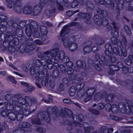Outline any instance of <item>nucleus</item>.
I'll list each match as a JSON object with an SVG mask.
<instances>
[{
  "label": "nucleus",
  "instance_id": "obj_1",
  "mask_svg": "<svg viewBox=\"0 0 133 133\" xmlns=\"http://www.w3.org/2000/svg\"><path fill=\"white\" fill-rule=\"evenodd\" d=\"M36 102L37 100L35 98H30L27 96L24 98L19 97L17 100H13L11 103H6L5 107L8 111L13 110L15 111L16 119L20 121L23 119V115L27 116L31 113V110L28 108L26 104L29 106Z\"/></svg>",
  "mask_w": 133,
  "mask_h": 133
},
{
  "label": "nucleus",
  "instance_id": "obj_61",
  "mask_svg": "<svg viewBox=\"0 0 133 133\" xmlns=\"http://www.w3.org/2000/svg\"><path fill=\"white\" fill-rule=\"evenodd\" d=\"M73 69L71 68H69L67 69V72L68 74H72L74 72Z\"/></svg>",
  "mask_w": 133,
  "mask_h": 133
},
{
  "label": "nucleus",
  "instance_id": "obj_14",
  "mask_svg": "<svg viewBox=\"0 0 133 133\" xmlns=\"http://www.w3.org/2000/svg\"><path fill=\"white\" fill-rule=\"evenodd\" d=\"M49 1L52 3H56V7L58 10L61 11L63 10V6L62 4L64 0H49Z\"/></svg>",
  "mask_w": 133,
  "mask_h": 133
},
{
  "label": "nucleus",
  "instance_id": "obj_28",
  "mask_svg": "<svg viewBox=\"0 0 133 133\" xmlns=\"http://www.w3.org/2000/svg\"><path fill=\"white\" fill-rule=\"evenodd\" d=\"M82 79V78L78 77L76 75H75L72 78V82L73 83L76 84L79 82Z\"/></svg>",
  "mask_w": 133,
  "mask_h": 133
},
{
  "label": "nucleus",
  "instance_id": "obj_44",
  "mask_svg": "<svg viewBox=\"0 0 133 133\" xmlns=\"http://www.w3.org/2000/svg\"><path fill=\"white\" fill-rule=\"evenodd\" d=\"M114 97V95L113 94H110L106 95L105 98V101L107 102L110 101V100H111Z\"/></svg>",
  "mask_w": 133,
  "mask_h": 133
},
{
  "label": "nucleus",
  "instance_id": "obj_47",
  "mask_svg": "<svg viewBox=\"0 0 133 133\" xmlns=\"http://www.w3.org/2000/svg\"><path fill=\"white\" fill-rule=\"evenodd\" d=\"M78 4V2L77 1H74L71 3L70 6L71 8H74L76 7Z\"/></svg>",
  "mask_w": 133,
  "mask_h": 133
},
{
  "label": "nucleus",
  "instance_id": "obj_46",
  "mask_svg": "<svg viewBox=\"0 0 133 133\" xmlns=\"http://www.w3.org/2000/svg\"><path fill=\"white\" fill-rule=\"evenodd\" d=\"M84 84L83 83H81L79 84L76 86V88L77 90L79 91L80 90L82 89L84 86Z\"/></svg>",
  "mask_w": 133,
  "mask_h": 133
},
{
  "label": "nucleus",
  "instance_id": "obj_37",
  "mask_svg": "<svg viewBox=\"0 0 133 133\" xmlns=\"http://www.w3.org/2000/svg\"><path fill=\"white\" fill-rule=\"evenodd\" d=\"M40 31L42 34L46 35L48 33V31L46 28L44 26H41L40 27Z\"/></svg>",
  "mask_w": 133,
  "mask_h": 133
},
{
  "label": "nucleus",
  "instance_id": "obj_49",
  "mask_svg": "<svg viewBox=\"0 0 133 133\" xmlns=\"http://www.w3.org/2000/svg\"><path fill=\"white\" fill-rule=\"evenodd\" d=\"M112 108V105L111 106V105L109 103L106 104L105 106L106 109L108 111H110L111 110V111Z\"/></svg>",
  "mask_w": 133,
  "mask_h": 133
},
{
  "label": "nucleus",
  "instance_id": "obj_48",
  "mask_svg": "<svg viewBox=\"0 0 133 133\" xmlns=\"http://www.w3.org/2000/svg\"><path fill=\"white\" fill-rule=\"evenodd\" d=\"M124 6V3L123 0H120L119 3L118 4L117 6L118 9H121Z\"/></svg>",
  "mask_w": 133,
  "mask_h": 133
},
{
  "label": "nucleus",
  "instance_id": "obj_54",
  "mask_svg": "<svg viewBox=\"0 0 133 133\" xmlns=\"http://www.w3.org/2000/svg\"><path fill=\"white\" fill-rule=\"evenodd\" d=\"M104 107V105L102 103H99L97 105V108L98 109H103Z\"/></svg>",
  "mask_w": 133,
  "mask_h": 133
},
{
  "label": "nucleus",
  "instance_id": "obj_31",
  "mask_svg": "<svg viewBox=\"0 0 133 133\" xmlns=\"http://www.w3.org/2000/svg\"><path fill=\"white\" fill-rule=\"evenodd\" d=\"M103 1L104 4H102L104 5L108 4L111 9L113 8L114 6V4L110 0H103Z\"/></svg>",
  "mask_w": 133,
  "mask_h": 133
},
{
  "label": "nucleus",
  "instance_id": "obj_7",
  "mask_svg": "<svg viewBox=\"0 0 133 133\" xmlns=\"http://www.w3.org/2000/svg\"><path fill=\"white\" fill-rule=\"evenodd\" d=\"M94 20L95 23L97 25L102 24L104 26H106V29L108 31L111 30V26L108 25V21L105 18L103 17L102 18H99L98 16L96 15L94 16Z\"/></svg>",
  "mask_w": 133,
  "mask_h": 133
},
{
  "label": "nucleus",
  "instance_id": "obj_27",
  "mask_svg": "<svg viewBox=\"0 0 133 133\" xmlns=\"http://www.w3.org/2000/svg\"><path fill=\"white\" fill-rule=\"evenodd\" d=\"M30 126L29 123L25 122L20 123L18 125V127L22 128H28Z\"/></svg>",
  "mask_w": 133,
  "mask_h": 133
},
{
  "label": "nucleus",
  "instance_id": "obj_63",
  "mask_svg": "<svg viewBox=\"0 0 133 133\" xmlns=\"http://www.w3.org/2000/svg\"><path fill=\"white\" fill-rule=\"evenodd\" d=\"M35 43L38 45H42L43 44V43L39 39H36L34 41Z\"/></svg>",
  "mask_w": 133,
  "mask_h": 133
},
{
  "label": "nucleus",
  "instance_id": "obj_51",
  "mask_svg": "<svg viewBox=\"0 0 133 133\" xmlns=\"http://www.w3.org/2000/svg\"><path fill=\"white\" fill-rule=\"evenodd\" d=\"M111 51L112 50H106L105 51V55L107 56H108V58L110 57L113 55L111 52Z\"/></svg>",
  "mask_w": 133,
  "mask_h": 133
},
{
  "label": "nucleus",
  "instance_id": "obj_41",
  "mask_svg": "<svg viewBox=\"0 0 133 133\" xmlns=\"http://www.w3.org/2000/svg\"><path fill=\"white\" fill-rule=\"evenodd\" d=\"M79 12L78 10H75V11H68L66 12V14L67 16L70 17L73 14L75 13Z\"/></svg>",
  "mask_w": 133,
  "mask_h": 133
},
{
  "label": "nucleus",
  "instance_id": "obj_55",
  "mask_svg": "<svg viewBox=\"0 0 133 133\" xmlns=\"http://www.w3.org/2000/svg\"><path fill=\"white\" fill-rule=\"evenodd\" d=\"M94 45L93 43H92V45H91V49L92 50V51L93 52H96L98 51V49L97 47L96 46H94Z\"/></svg>",
  "mask_w": 133,
  "mask_h": 133
},
{
  "label": "nucleus",
  "instance_id": "obj_17",
  "mask_svg": "<svg viewBox=\"0 0 133 133\" xmlns=\"http://www.w3.org/2000/svg\"><path fill=\"white\" fill-rule=\"evenodd\" d=\"M33 8L32 6L29 5H26L23 7V12L26 15H29L32 12Z\"/></svg>",
  "mask_w": 133,
  "mask_h": 133
},
{
  "label": "nucleus",
  "instance_id": "obj_60",
  "mask_svg": "<svg viewBox=\"0 0 133 133\" xmlns=\"http://www.w3.org/2000/svg\"><path fill=\"white\" fill-rule=\"evenodd\" d=\"M64 63H66V66L69 68H71L72 66L73 63L72 62L69 61V59L68 61Z\"/></svg>",
  "mask_w": 133,
  "mask_h": 133
},
{
  "label": "nucleus",
  "instance_id": "obj_56",
  "mask_svg": "<svg viewBox=\"0 0 133 133\" xmlns=\"http://www.w3.org/2000/svg\"><path fill=\"white\" fill-rule=\"evenodd\" d=\"M110 117L112 119L116 121H120L122 120L121 117L114 116H111Z\"/></svg>",
  "mask_w": 133,
  "mask_h": 133
},
{
  "label": "nucleus",
  "instance_id": "obj_30",
  "mask_svg": "<svg viewBox=\"0 0 133 133\" xmlns=\"http://www.w3.org/2000/svg\"><path fill=\"white\" fill-rule=\"evenodd\" d=\"M77 88L74 86H71L69 90V94L71 96H74L76 93Z\"/></svg>",
  "mask_w": 133,
  "mask_h": 133
},
{
  "label": "nucleus",
  "instance_id": "obj_15",
  "mask_svg": "<svg viewBox=\"0 0 133 133\" xmlns=\"http://www.w3.org/2000/svg\"><path fill=\"white\" fill-rule=\"evenodd\" d=\"M6 41L4 42L3 43V45L4 48H5V49H6L7 48H8V50L10 52H12L14 50V49L13 47H12V45L14 44V43L13 41V40L12 41V43L11 44H10V42H9V43H6L5 44V45H4V43L6 42H8L9 41L7 39V37L6 36V38H5Z\"/></svg>",
  "mask_w": 133,
  "mask_h": 133
},
{
  "label": "nucleus",
  "instance_id": "obj_3",
  "mask_svg": "<svg viewBox=\"0 0 133 133\" xmlns=\"http://www.w3.org/2000/svg\"><path fill=\"white\" fill-rule=\"evenodd\" d=\"M50 52L51 58L50 59H49L50 57L49 56H47L45 59L48 63H51V67H52L53 65L57 66L55 64L58 62L59 59L62 60L63 62L69 61V58L68 57L65 56L64 53L62 51L59 50L58 51V50L57 49L54 51L51 50Z\"/></svg>",
  "mask_w": 133,
  "mask_h": 133
},
{
  "label": "nucleus",
  "instance_id": "obj_62",
  "mask_svg": "<svg viewBox=\"0 0 133 133\" xmlns=\"http://www.w3.org/2000/svg\"><path fill=\"white\" fill-rule=\"evenodd\" d=\"M63 102L65 104H71L72 102L71 101L68 99H65L63 100Z\"/></svg>",
  "mask_w": 133,
  "mask_h": 133
},
{
  "label": "nucleus",
  "instance_id": "obj_57",
  "mask_svg": "<svg viewBox=\"0 0 133 133\" xmlns=\"http://www.w3.org/2000/svg\"><path fill=\"white\" fill-rule=\"evenodd\" d=\"M105 48L106 50H111V47L110 44L109 43H106L105 45Z\"/></svg>",
  "mask_w": 133,
  "mask_h": 133
},
{
  "label": "nucleus",
  "instance_id": "obj_45",
  "mask_svg": "<svg viewBox=\"0 0 133 133\" xmlns=\"http://www.w3.org/2000/svg\"><path fill=\"white\" fill-rule=\"evenodd\" d=\"M111 34L113 37H117L118 36V32L115 30H113L111 32Z\"/></svg>",
  "mask_w": 133,
  "mask_h": 133
},
{
  "label": "nucleus",
  "instance_id": "obj_11",
  "mask_svg": "<svg viewBox=\"0 0 133 133\" xmlns=\"http://www.w3.org/2000/svg\"><path fill=\"white\" fill-rule=\"evenodd\" d=\"M95 58L97 60L94 61L95 67L97 70H99L100 69V67L101 64L100 60L103 62L107 61V60H106L107 58L103 56L99 55L98 54L96 55Z\"/></svg>",
  "mask_w": 133,
  "mask_h": 133
},
{
  "label": "nucleus",
  "instance_id": "obj_29",
  "mask_svg": "<svg viewBox=\"0 0 133 133\" xmlns=\"http://www.w3.org/2000/svg\"><path fill=\"white\" fill-rule=\"evenodd\" d=\"M16 113L10 111L8 116L9 119L12 121H14L16 119Z\"/></svg>",
  "mask_w": 133,
  "mask_h": 133
},
{
  "label": "nucleus",
  "instance_id": "obj_53",
  "mask_svg": "<svg viewBox=\"0 0 133 133\" xmlns=\"http://www.w3.org/2000/svg\"><path fill=\"white\" fill-rule=\"evenodd\" d=\"M59 74L58 70L57 68L55 69L53 72V75L55 77L57 76Z\"/></svg>",
  "mask_w": 133,
  "mask_h": 133
},
{
  "label": "nucleus",
  "instance_id": "obj_36",
  "mask_svg": "<svg viewBox=\"0 0 133 133\" xmlns=\"http://www.w3.org/2000/svg\"><path fill=\"white\" fill-rule=\"evenodd\" d=\"M83 128L85 132L88 133H89V132L92 130L94 128V127L92 126L88 127V126H85L84 125L83 126Z\"/></svg>",
  "mask_w": 133,
  "mask_h": 133
},
{
  "label": "nucleus",
  "instance_id": "obj_18",
  "mask_svg": "<svg viewBox=\"0 0 133 133\" xmlns=\"http://www.w3.org/2000/svg\"><path fill=\"white\" fill-rule=\"evenodd\" d=\"M41 8L42 6L39 5H35L32 10L33 14L35 16L38 15L41 12Z\"/></svg>",
  "mask_w": 133,
  "mask_h": 133
},
{
  "label": "nucleus",
  "instance_id": "obj_33",
  "mask_svg": "<svg viewBox=\"0 0 133 133\" xmlns=\"http://www.w3.org/2000/svg\"><path fill=\"white\" fill-rule=\"evenodd\" d=\"M129 58L125 61V63L128 65H130L131 64V62L133 63V56L130 55L128 57Z\"/></svg>",
  "mask_w": 133,
  "mask_h": 133
},
{
  "label": "nucleus",
  "instance_id": "obj_26",
  "mask_svg": "<svg viewBox=\"0 0 133 133\" xmlns=\"http://www.w3.org/2000/svg\"><path fill=\"white\" fill-rule=\"evenodd\" d=\"M96 91L95 89L94 88H90L87 90L86 94L89 96H92L94 94Z\"/></svg>",
  "mask_w": 133,
  "mask_h": 133
},
{
  "label": "nucleus",
  "instance_id": "obj_43",
  "mask_svg": "<svg viewBox=\"0 0 133 133\" xmlns=\"http://www.w3.org/2000/svg\"><path fill=\"white\" fill-rule=\"evenodd\" d=\"M86 4L87 7L89 9H92L94 7L93 4L89 1H87L86 2Z\"/></svg>",
  "mask_w": 133,
  "mask_h": 133
},
{
  "label": "nucleus",
  "instance_id": "obj_39",
  "mask_svg": "<svg viewBox=\"0 0 133 133\" xmlns=\"http://www.w3.org/2000/svg\"><path fill=\"white\" fill-rule=\"evenodd\" d=\"M38 26L36 30H35L33 32L34 36L36 38H39L40 36V34L39 32Z\"/></svg>",
  "mask_w": 133,
  "mask_h": 133
},
{
  "label": "nucleus",
  "instance_id": "obj_64",
  "mask_svg": "<svg viewBox=\"0 0 133 133\" xmlns=\"http://www.w3.org/2000/svg\"><path fill=\"white\" fill-rule=\"evenodd\" d=\"M111 25H113L114 29L116 30H118L119 28V27L117 24L114 22H112L111 23Z\"/></svg>",
  "mask_w": 133,
  "mask_h": 133
},
{
  "label": "nucleus",
  "instance_id": "obj_16",
  "mask_svg": "<svg viewBox=\"0 0 133 133\" xmlns=\"http://www.w3.org/2000/svg\"><path fill=\"white\" fill-rule=\"evenodd\" d=\"M7 19V17L4 15H0V31L3 32L6 30L5 25L2 24V22L4 20H6Z\"/></svg>",
  "mask_w": 133,
  "mask_h": 133
},
{
  "label": "nucleus",
  "instance_id": "obj_25",
  "mask_svg": "<svg viewBox=\"0 0 133 133\" xmlns=\"http://www.w3.org/2000/svg\"><path fill=\"white\" fill-rule=\"evenodd\" d=\"M112 51L116 55H120L122 54V49L120 47H115L113 48Z\"/></svg>",
  "mask_w": 133,
  "mask_h": 133
},
{
  "label": "nucleus",
  "instance_id": "obj_20",
  "mask_svg": "<svg viewBox=\"0 0 133 133\" xmlns=\"http://www.w3.org/2000/svg\"><path fill=\"white\" fill-rule=\"evenodd\" d=\"M55 10V8L50 10H46L44 11V14L48 17H52Z\"/></svg>",
  "mask_w": 133,
  "mask_h": 133
},
{
  "label": "nucleus",
  "instance_id": "obj_52",
  "mask_svg": "<svg viewBox=\"0 0 133 133\" xmlns=\"http://www.w3.org/2000/svg\"><path fill=\"white\" fill-rule=\"evenodd\" d=\"M110 62L111 63H110L109 62V63H108V62H107V63L110 64L111 63V64H112L111 63L112 62H116V57H115L113 55L110 57Z\"/></svg>",
  "mask_w": 133,
  "mask_h": 133
},
{
  "label": "nucleus",
  "instance_id": "obj_9",
  "mask_svg": "<svg viewBox=\"0 0 133 133\" xmlns=\"http://www.w3.org/2000/svg\"><path fill=\"white\" fill-rule=\"evenodd\" d=\"M38 28L37 23L35 21H31L30 24L26 25L25 28V32L26 35L28 37L31 36L35 30Z\"/></svg>",
  "mask_w": 133,
  "mask_h": 133
},
{
  "label": "nucleus",
  "instance_id": "obj_22",
  "mask_svg": "<svg viewBox=\"0 0 133 133\" xmlns=\"http://www.w3.org/2000/svg\"><path fill=\"white\" fill-rule=\"evenodd\" d=\"M21 84L22 85L25 86L27 87V91L29 92H31L33 90H34V88L30 85L27 83L24 82H21Z\"/></svg>",
  "mask_w": 133,
  "mask_h": 133
},
{
  "label": "nucleus",
  "instance_id": "obj_32",
  "mask_svg": "<svg viewBox=\"0 0 133 133\" xmlns=\"http://www.w3.org/2000/svg\"><path fill=\"white\" fill-rule=\"evenodd\" d=\"M96 11L98 14H101L104 17H106L107 16V13L105 11L102 10L101 9L98 8L97 9Z\"/></svg>",
  "mask_w": 133,
  "mask_h": 133
},
{
  "label": "nucleus",
  "instance_id": "obj_58",
  "mask_svg": "<svg viewBox=\"0 0 133 133\" xmlns=\"http://www.w3.org/2000/svg\"><path fill=\"white\" fill-rule=\"evenodd\" d=\"M117 37H113L111 38V40L112 42L115 44H117L118 42V40L116 38Z\"/></svg>",
  "mask_w": 133,
  "mask_h": 133
},
{
  "label": "nucleus",
  "instance_id": "obj_34",
  "mask_svg": "<svg viewBox=\"0 0 133 133\" xmlns=\"http://www.w3.org/2000/svg\"><path fill=\"white\" fill-rule=\"evenodd\" d=\"M57 65L56 66H58V67L59 68V69L61 71L63 74H65L66 72V68L65 66L63 65H59L58 63H56V64H55Z\"/></svg>",
  "mask_w": 133,
  "mask_h": 133
},
{
  "label": "nucleus",
  "instance_id": "obj_24",
  "mask_svg": "<svg viewBox=\"0 0 133 133\" xmlns=\"http://www.w3.org/2000/svg\"><path fill=\"white\" fill-rule=\"evenodd\" d=\"M78 16L81 18H84L86 20L89 21L90 20L91 16L90 15L85 14L84 13H81L79 14Z\"/></svg>",
  "mask_w": 133,
  "mask_h": 133
},
{
  "label": "nucleus",
  "instance_id": "obj_19",
  "mask_svg": "<svg viewBox=\"0 0 133 133\" xmlns=\"http://www.w3.org/2000/svg\"><path fill=\"white\" fill-rule=\"evenodd\" d=\"M105 64L107 65H109V68L108 70V73L111 75H114L115 74V72L114 71H118L119 70V69H114L113 70L112 68H113V67H115V65H113L111 64V63L110 64L107 63L106 62H105Z\"/></svg>",
  "mask_w": 133,
  "mask_h": 133
},
{
  "label": "nucleus",
  "instance_id": "obj_40",
  "mask_svg": "<svg viewBox=\"0 0 133 133\" xmlns=\"http://www.w3.org/2000/svg\"><path fill=\"white\" fill-rule=\"evenodd\" d=\"M10 112L6 110H3L2 111L1 113V115L3 117H6L8 116L9 113Z\"/></svg>",
  "mask_w": 133,
  "mask_h": 133
},
{
  "label": "nucleus",
  "instance_id": "obj_42",
  "mask_svg": "<svg viewBox=\"0 0 133 133\" xmlns=\"http://www.w3.org/2000/svg\"><path fill=\"white\" fill-rule=\"evenodd\" d=\"M96 44L97 45H100L104 44L105 42L101 38L98 39L96 41Z\"/></svg>",
  "mask_w": 133,
  "mask_h": 133
},
{
  "label": "nucleus",
  "instance_id": "obj_21",
  "mask_svg": "<svg viewBox=\"0 0 133 133\" xmlns=\"http://www.w3.org/2000/svg\"><path fill=\"white\" fill-rule=\"evenodd\" d=\"M72 119L74 122V124L75 125H77L82 121V119L80 118L79 116L77 115L72 116L71 117Z\"/></svg>",
  "mask_w": 133,
  "mask_h": 133
},
{
  "label": "nucleus",
  "instance_id": "obj_5",
  "mask_svg": "<svg viewBox=\"0 0 133 133\" xmlns=\"http://www.w3.org/2000/svg\"><path fill=\"white\" fill-rule=\"evenodd\" d=\"M42 119H44L47 122H49L50 121V116L48 112H44L38 114L36 118H33L31 119V122L34 124H41L40 120Z\"/></svg>",
  "mask_w": 133,
  "mask_h": 133
},
{
  "label": "nucleus",
  "instance_id": "obj_50",
  "mask_svg": "<svg viewBox=\"0 0 133 133\" xmlns=\"http://www.w3.org/2000/svg\"><path fill=\"white\" fill-rule=\"evenodd\" d=\"M35 129L37 131L43 133L45 131V129L41 127H39L37 129Z\"/></svg>",
  "mask_w": 133,
  "mask_h": 133
},
{
  "label": "nucleus",
  "instance_id": "obj_13",
  "mask_svg": "<svg viewBox=\"0 0 133 133\" xmlns=\"http://www.w3.org/2000/svg\"><path fill=\"white\" fill-rule=\"evenodd\" d=\"M92 43L90 41H88L84 45L83 51L85 54H88L91 52L92 50L91 49Z\"/></svg>",
  "mask_w": 133,
  "mask_h": 133
},
{
  "label": "nucleus",
  "instance_id": "obj_2",
  "mask_svg": "<svg viewBox=\"0 0 133 133\" xmlns=\"http://www.w3.org/2000/svg\"><path fill=\"white\" fill-rule=\"evenodd\" d=\"M45 57L44 59H41L40 60L37 59L35 61V63H33L34 65L30 67L29 70L31 74L32 75H37L35 77L36 79L35 83L37 86L41 88L42 86L45 87L48 82L49 75H44L45 73H47V70L45 68V66L48 63L47 67L49 68V65L51 63L48 62Z\"/></svg>",
  "mask_w": 133,
  "mask_h": 133
},
{
  "label": "nucleus",
  "instance_id": "obj_23",
  "mask_svg": "<svg viewBox=\"0 0 133 133\" xmlns=\"http://www.w3.org/2000/svg\"><path fill=\"white\" fill-rule=\"evenodd\" d=\"M59 47V45L57 43H55V44L53 45V48L51 50H47L46 51L44 52V54H45L46 56V57L47 56H48V55H49L50 56H51V54H50V52H51V50L54 51L56 49H58V51L59 50L58 48Z\"/></svg>",
  "mask_w": 133,
  "mask_h": 133
},
{
  "label": "nucleus",
  "instance_id": "obj_10",
  "mask_svg": "<svg viewBox=\"0 0 133 133\" xmlns=\"http://www.w3.org/2000/svg\"><path fill=\"white\" fill-rule=\"evenodd\" d=\"M111 111L114 114H117L119 111L123 113L125 111V105L124 103H120L118 104V106L115 104L112 105Z\"/></svg>",
  "mask_w": 133,
  "mask_h": 133
},
{
  "label": "nucleus",
  "instance_id": "obj_38",
  "mask_svg": "<svg viewBox=\"0 0 133 133\" xmlns=\"http://www.w3.org/2000/svg\"><path fill=\"white\" fill-rule=\"evenodd\" d=\"M88 110L92 113L96 115H98L99 114L100 112L92 108H89L88 109Z\"/></svg>",
  "mask_w": 133,
  "mask_h": 133
},
{
  "label": "nucleus",
  "instance_id": "obj_8",
  "mask_svg": "<svg viewBox=\"0 0 133 133\" xmlns=\"http://www.w3.org/2000/svg\"><path fill=\"white\" fill-rule=\"evenodd\" d=\"M52 110L54 112V113L56 116L59 115L62 117H64L67 114L70 117L73 116V114L72 112L68 108H65L64 109H62L61 110L57 111V108L56 107H54L52 109Z\"/></svg>",
  "mask_w": 133,
  "mask_h": 133
},
{
  "label": "nucleus",
  "instance_id": "obj_12",
  "mask_svg": "<svg viewBox=\"0 0 133 133\" xmlns=\"http://www.w3.org/2000/svg\"><path fill=\"white\" fill-rule=\"evenodd\" d=\"M26 42V43H28V45L23 50L24 52H28L34 49V48L32 46L34 42L32 39L30 38L28 39Z\"/></svg>",
  "mask_w": 133,
  "mask_h": 133
},
{
  "label": "nucleus",
  "instance_id": "obj_59",
  "mask_svg": "<svg viewBox=\"0 0 133 133\" xmlns=\"http://www.w3.org/2000/svg\"><path fill=\"white\" fill-rule=\"evenodd\" d=\"M26 24V22L24 21H21L19 23V25L18 26L19 27H21V28L24 27Z\"/></svg>",
  "mask_w": 133,
  "mask_h": 133
},
{
  "label": "nucleus",
  "instance_id": "obj_6",
  "mask_svg": "<svg viewBox=\"0 0 133 133\" xmlns=\"http://www.w3.org/2000/svg\"><path fill=\"white\" fill-rule=\"evenodd\" d=\"M23 35V32L21 28H19L18 26L16 30V32H8L6 33V36L7 37V39L9 41L8 42H6L4 43V45H5V44L9 43V42H10V44L12 43L11 42L13 39V37L15 36L16 35L18 37H21Z\"/></svg>",
  "mask_w": 133,
  "mask_h": 133
},
{
  "label": "nucleus",
  "instance_id": "obj_35",
  "mask_svg": "<svg viewBox=\"0 0 133 133\" xmlns=\"http://www.w3.org/2000/svg\"><path fill=\"white\" fill-rule=\"evenodd\" d=\"M78 67L80 68H83L85 65V62L84 61H78L76 62Z\"/></svg>",
  "mask_w": 133,
  "mask_h": 133
},
{
  "label": "nucleus",
  "instance_id": "obj_4",
  "mask_svg": "<svg viewBox=\"0 0 133 133\" xmlns=\"http://www.w3.org/2000/svg\"><path fill=\"white\" fill-rule=\"evenodd\" d=\"M69 32V30L67 28H64L62 30L60 35L62 36V40L64 46L66 48H69L71 51H74L77 47V44L75 43L76 41L75 37L73 36L70 37H64Z\"/></svg>",
  "mask_w": 133,
  "mask_h": 133
}]
</instances>
